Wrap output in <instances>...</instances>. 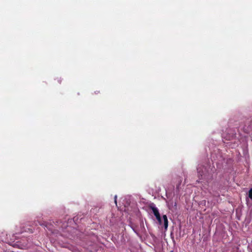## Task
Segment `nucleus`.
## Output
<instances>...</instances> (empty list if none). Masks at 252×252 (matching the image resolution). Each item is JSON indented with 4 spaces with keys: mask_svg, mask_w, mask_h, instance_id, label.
I'll return each instance as SVG.
<instances>
[{
    "mask_svg": "<svg viewBox=\"0 0 252 252\" xmlns=\"http://www.w3.org/2000/svg\"><path fill=\"white\" fill-rule=\"evenodd\" d=\"M150 207L153 211V212L154 215L155 216L157 220H158V222L160 224H161L162 223V220L160 218V216L158 212V209L156 207L155 205L154 204L151 205Z\"/></svg>",
    "mask_w": 252,
    "mask_h": 252,
    "instance_id": "f257e3e1",
    "label": "nucleus"
},
{
    "mask_svg": "<svg viewBox=\"0 0 252 252\" xmlns=\"http://www.w3.org/2000/svg\"><path fill=\"white\" fill-rule=\"evenodd\" d=\"M163 220L164 228H165V229H167V227H168V220H167V218L166 215L163 216Z\"/></svg>",
    "mask_w": 252,
    "mask_h": 252,
    "instance_id": "f03ea898",
    "label": "nucleus"
},
{
    "mask_svg": "<svg viewBox=\"0 0 252 252\" xmlns=\"http://www.w3.org/2000/svg\"><path fill=\"white\" fill-rule=\"evenodd\" d=\"M249 197L252 200V188L250 189L248 194Z\"/></svg>",
    "mask_w": 252,
    "mask_h": 252,
    "instance_id": "7ed1b4c3",
    "label": "nucleus"
},
{
    "mask_svg": "<svg viewBox=\"0 0 252 252\" xmlns=\"http://www.w3.org/2000/svg\"><path fill=\"white\" fill-rule=\"evenodd\" d=\"M117 195H116L114 197V201H115V203L116 205H117Z\"/></svg>",
    "mask_w": 252,
    "mask_h": 252,
    "instance_id": "20e7f679",
    "label": "nucleus"
}]
</instances>
